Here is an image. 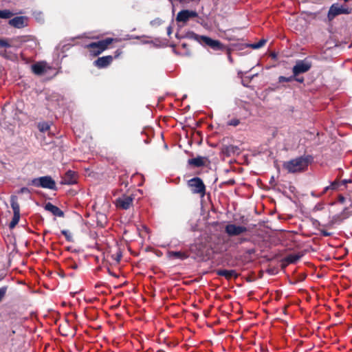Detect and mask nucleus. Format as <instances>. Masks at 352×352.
Masks as SVG:
<instances>
[{
    "label": "nucleus",
    "instance_id": "1",
    "mask_svg": "<svg viewBox=\"0 0 352 352\" xmlns=\"http://www.w3.org/2000/svg\"><path fill=\"white\" fill-rule=\"evenodd\" d=\"M309 162V157H300L286 162L284 166L288 172L294 173L305 170Z\"/></svg>",
    "mask_w": 352,
    "mask_h": 352
},
{
    "label": "nucleus",
    "instance_id": "2",
    "mask_svg": "<svg viewBox=\"0 0 352 352\" xmlns=\"http://www.w3.org/2000/svg\"><path fill=\"white\" fill-rule=\"evenodd\" d=\"M30 185L50 190H56V182L50 176H43L32 179Z\"/></svg>",
    "mask_w": 352,
    "mask_h": 352
},
{
    "label": "nucleus",
    "instance_id": "3",
    "mask_svg": "<svg viewBox=\"0 0 352 352\" xmlns=\"http://www.w3.org/2000/svg\"><path fill=\"white\" fill-rule=\"evenodd\" d=\"M189 35L201 44L208 45L214 50H221L222 48L221 43L217 40H213L206 36H199L193 32L190 33Z\"/></svg>",
    "mask_w": 352,
    "mask_h": 352
},
{
    "label": "nucleus",
    "instance_id": "4",
    "mask_svg": "<svg viewBox=\"0 0 352 352\" xmlns=\"http://www.w3.org/2000/svg\"><path fill=\"white\" fill-rule=\"evenodd\" d=\"M352 12V8L346 6L333 3L330 7L327 17L329 21L333 20L336 16L340 14H349Z\"/></svg>",
    "mask_w": 352,
    "mask_h": 352
},
{
    "label": "nucleus",
    "instance_id": "5",
    "mask_svg": "<svg viewBox=\"0 0 352 352\" xmlns=\"http://www.w3.org/2000/svg\"><path fill=\"white\" fill-rule=\"evenodd\" d=\"M112 41V38H108L102 41L91 43L89 44L87 47L90 49L91 54L97 56L102 53Z\"/></svg>",
    "mask_w": 352,
    "mask_h": 352
},
{
    "label": "nucleus",
    "instance_id": "6",
    "mask_svg": "<svg viewBox=\"0 0 352 352\" xmlns=\"http://www.w3.org/2000/svg\"><path fill=\"white\" fill-rule=\"evenodd\" d=\"M188 184L193 193L199 194L201 196L204 195L206 187L199 177H194L188 180Z\"/></svg>",
    "mask_w": 352,
    "mask_h": 352
},
{
    "label": "nucleus",
    "instance_id": "7",
    "mask_svg": "<svg viewBox=\"0 0 352 352\" xmlns=\"http://www.w3.org/2000/svg\"><path fill=\"white\" fill-rule=\"evenodd\" d=\"M311 63L307 60H298L293 67V74L298 76L300 74L305 73L310 69Z\"/></svg>",
    "mask_w": 352,
    "mask_h": 352
},
{
    "label": "nucleus",
    "instance_id": "8",
    "mask_svg": "<svg viewBox=\"0 0 352 352\" xmlns=\"http://www.w3.org/2000/svg\"><path fill=\"white\" fill-rule=\"evenodd\" d=\"M246 231L247 228L242 226L230 223L226 226V232L229 236H238Z\"/></svg>",
    "mask_w": 352,
    "mask_h": 352
},
{
    "label": "nucleus",
    "instance_id": "9",
    "mask_svg": "<svg viewBox=\"0 0 352 352\" xmlns=\"http://www.w3.org/2000/svg\"><path fill=\"white\" fill-rule=\"evenodd\" d=\"M133 198L131 196L123 195L116 199V204L119 208L126 210L132 205Z\"/></svg>",
    "mask_w": 352,
    "mask_h": 352
},
{
    "label": "nucleus",
    "instance_id": "10",
    "mask_svg": "<svg viewBox=\"0 0 352 352\" xmlns=\"http://www.w3.org/2000/svg\"><path fill=\"white\" fill-rule=\"evenodd\" d=\"M197 16L195 11L184 10L178 12L176 20L181 22H186L190 18H195Z\"/></svg>",
    "mask_w": 352,
    "mask_h": 352
},
{
    "label": "nucleus",
    "instance_id": "11",
    "mask_svg": "<svg viewBox=\"0 0 352 352\" xmlns=\"http://www.w3.org/2000/svg\"><path fill=\"white\" fill-rule=\"evenodd\" d=\"M77 176L76 173L72 170H68L65 173L62 177L60 184L65 185H72L76 183Z\"/></svg>",
    "mask_w": 352,
    "mask_h": 352
},
{
    "label": "nucleus",
    "instance_id": "12",
    "mask_svg": "<svg viewBox=\"0 0 352 352\" xmlns=\"http://www.w3.org/2000/svg\"><path fill=\"white\" fill-rule=\"evenodd\" d=\"M50 67L45 62H38L32 65V70L34 74L41 76L45 74Z\"/></svg>",
    "mask_w": 352,
    "mask_h": 352
},
{
    "label": "nucleus",
    "instance_id": "13",
    "mask_svg": "<svg viewBox=\"0 0 352 352\" xmlns=\"http://www.w3.org/2000/svg\"><path fill=\"white\" fill-rule=\"evenodd\" d=\"M113 56H111L100 57L96 60H95L94 64L98 68H104L111 64V63L113 61Z\"/></svg>",
    "mask_w": 352,
    "mask_h": 352
},
{
    "label": "nucleus",
    "instance_id": "14",
    "mask_svg": "<svg viewBox=\"0 0 352 352\" xmlns=\"http://www.w3.org/2000/svg\"><path fill=\"white\" fill-rule=\"evenodd\" d=\"M45 208L46 210L50 211L55 216L60 217L64 216L63 212L60 208H58L57 206L53 205L51 203H47L45 205Z\"/></svg>",
    "mask_w": 352,
    "mask_h": 352
},
{
    "label": "nucleus",
    "instance_id": "15",
    "mask_svg": "<svg viewBox=\"0 0 352 352\" xmlns=\"http://www.w3.org/2000/svg\"><path fill=\"white\" fill-rule=\"evenodd\" d=\"M25 18L24 16H16L10 20L9 23L14 28H21L25 25Z\"/></svg>",
    "mask_w": 352,
    "mask_h": 352
},
{
    "label": "nucleus",
    "instance_id": "16",
    "mask_svg": "<svg viewBox=\"0 0 352 352\" xmlns=\"http://www.w3.org/2000/svg\"><path fill=\"white\" fill-rule=\"evenodd\" d=\"M217 274L221 276L226 277L227 279H230L232 278H236L237 273L235 270H219L217 271Z\"/></svg>",
    "mask_w": 352,
    "mask_h": 352
},
{
    "label": "nucleus",
    "instance_id": "17",
    "mask_svg": "<svg viewBox=\"0 0 352 352\" xmlns=\"http://www.w3.org/2000/svg\"><path fill=\"white\" fill-rule=\"evenodd\" d=\"M188 164L195 167H200L204 165V158L202 157H197L188 160Z\"/></svg>",
    "mask_w": 352,
    "mask_h": 352
},
{
    "label": "nucleus",
    "instance_id": "18",
    "mask_svg": "<svg viewBox=\"0 0 352 352\" xmlns=\"http://www.w3.org/2000/svg\"><path fill=\"white\" fill-rule=\"evenodd\" d=\"M11 207L13 210L14 214H20V208L17 202V198L16 196L11 197Z\"/></svg>",
    "mask_w": 352,
    "mask_h": 352
},
{
    "label": "nucleus",
    "instance_id": "19",
    "mask_svg": "<svg viewBox=\"0 0 352 352\" xmlns=\"http://www.w3.org/2000/svg\"><path fill=\"white\" fill-rule=\"evenodd\" d=\"M170 257L184 260L188 257L187 254L182 252H170L168 253Z\"/></svg>",
    "mask_w": 352,
    "mask_h": 352
},
{
    "label": "nucleus",
    "instance_id": "20",
    "mask_svg": "<svg viewBox=\"0 0 352 352\" xmlns=\"http://www.w3.org/2000/svg\"><path fill=\"white\" fill-rule=\"evenodd\" d=\"M340 186V183L337 182V181H334L329 186L325 187L322 191V192L321 193L320 195L324 194L325 192H327L329 190H337L338 188V187Z\"/></svg>",
    "mask_w": 352,
    "mask_h": 352
},
{
    "label": "nucleus",
    "instance_id": "21",
    "mask_svg": "<svg viewBox=\"0 0 352 352\" xmlns=\"http://www.w3.org/2000/svg\"><path fill=\"white\" fill-rule=\"evenodd\" d=\"M14 15V14L9 10H0V18L1 19H10Z\"/></svg>",
    "mask_w": 352,
    "mask_h": 352
},
{
    "label": "nucleus",
    "instance_id": "22",
    "mask_svg": "<svg viewBox=\"0 0 352 352\" xmlns=\"http://www.w3.org/2000/svg\"><path fill=\"white\" fill-rule=\"evenodd\" d=\"M38 128L40 131L46 132L50 129V126L49 123L43 122L38 123Z\"/></svg>",
    "mask_w": 352,
    "mask_h": 352
},
{
    "label": "nucleus",
    "instance_id": "23",
    "mask_svg": "<svg viewBox=\"0 0 352 352\" xmlns=\"http://www.w3.org/2000/svg\"><path fill=\"white\" fill-rule=\"evenodd\" d=\"M20 214H14L13 218L10 223V228H13L19 223Z\"/></svg>",
    "mask_w": 352,
    "mask_h": 352
},
{
    "label": "nucleus",
    "instance_id": "24",
    "mask_svg": "<svg viewBox=\"0 0 352 352\" xmlns=\"http://www.w3.org/2000/svg\"><path fill=\"white\" fill-rule=\"evenodd\" d=\"M265 43H266V40L261 39L258 42L252 44L251 47L253 49H258V48H261V47H263Z\"/></svg>",
    "mask_w": 352,
    "mask_h": 352
},
{
    "label": "nucleus",
    "instance_id": "25",
    "mask_svg": "<svg viewBox=\"0 0 352 352\" xmlns=\"http://www.w3.org/2000/svg\"><path fill=\"white\" fill-rule=\"evenodd\" d=\"M11 45L7 40L0 39V47H10Z\"/></svg>",
    "mask_w": 352,
    "mask_h": 352
},
{
    "label": "nucleus",
    "instance_id": "26",
    "mask_svg": "<svg viewBox=\"0 0 352 352\" xmlns=\"http://www.w3.org/2000/svg\"><path fill=\"white\" fill-rule=\"evenodd\" d=\"M299 256L297 255H289L287 257V261L289 263H295L296 261L299 259Z\"/></svg>",
    "mask_w": 352,
    "mask_h": 352
},
{
    "label": "nucleus",
    "instance_id": "27",
    "mask_svg": "<svg viewBox=\"0 0 352 352\" xmlns=\"http://www.w3.org/2000/svg\"><path fill=\"white\" fill-rule=\"evenodd\" d=\"M239 123H240V121L239 119L234 118V119H232L231 120H230L228 122V124L230 126H236L237 125H239Z\"/></svg>",
    "mask_w": 352,
    "mask_h": 352
},
{
    "label": "nucleus",
    "instance_id": "28",
    "mask_svg": "<svg viewBox=\"0 0 352 352\" xmlns=\"http://www.w3.org/2000/svg\"><path fill=\"white\" fill-rule=\"evenodd\" d=\"M6 292H7V287H2L0 288V302L1 301L3 298L5 296Z\"/></svg>",
    "mask_w": 352,
    "mask_h": 352
},
{
    "label": "nucleus",
    "instance_id": "29",
    "mask_svg": "<svg viewBox=\"0 0 352 352\" xmlns=\"http://www.w3.org/2000/svg\"><path fill=\"white\" fill-rule=\"evenodd\" d=\"M323 208H324V204L322 203H318L314 206L313 210L314 211H320V210H322Z\"/></svg>",
    "mask_w": 352,
    "mask_h": 352
},
{
    "label": "nucleus",
    "instance_id": "30",
    "mask_svg": "<svg viewBox=\"0 0 352 352\" xmlns=\"http://www.w3.org/2000/svg\"><path fill=\"white\" fill-rule=\"evenodd\" d=\"M279 82H289L292 80V77H289V78H287V77H285V76H280L279 77Z\"/></svg>",
    "mask_w": 352,
    "mask_h": 352
},
{
    "label": "nucleus",
    "instance_id": "31",
    "mask_svg": "<svg viewBox=\"0 0 352 352\" xmlns=\"http://www.w3.org/2000/svg\"><path fill=\"white\" fill-rule=\"evenodd\" d=\"M62 234L65 236L67 241H72V235L67 230H62Z\"/></svg>",
    "mask_w": 352,
    "mask_h": 352
},
{
    "label": "nucleus",
    "instance_id": "32",
    "mask_svg": "<svg viewBox=\"0 0 352 352\" xmlns=\"http://www.w3.org/2000/svg\"><path fill=\"white\" fill-rule=\"evenodd\" d=\"M20 193H30V190L26 187H23L20 189Z\"/></svg>",
    "mask_w": 352,
    "mask_h": 352
},
{
    "label": "nucleus",
    "instance_id": "33",
    "mask_svg": "<svg viewBox=\"0 0 352 352\" xmlns=\"http://www.w3.org/2000/svg\"><path fill=\"white\" fill-rule=\"evenodd\" d=\"M350 182H351V180L344 179L340 183V185L342 184V185L345 186L346 184L350 183Z\"/></svg>",
    "mask_w": 352,
    "mask_h": 352
},
{
    "label": "nucleus",
    "instance_id": "34",
    "mask_svg": "<svg viewBox=\"0 0 352 352\" xmlns=\"http://www.w3.org/2000/svg\"><path fill=\"white\" fill-rule=\"evenodd\" d=\"M339 201L341 203H344L345 198L342 195L339 196Z\"/></svg>",
    "mask_w": 352,
    "mask_h": 352
},
{
    "label": "nucleus",
    "instance_id": "35",
    "mask_svg": "<svg viewBox=\"0 0 352 352\" xmlns=\"http://www.w3.org/2000/svg\"><path fill=\"white\" fill-rule=\"evenodd\" d=\"M322 234L324 236H329V235L331 234L329 232H327V231H324V230H322Z\"/></svg>",
    "mask_w": 352,
    "mask_h": 352
},
{
    "label": "nucleus",
    "instance_id": "36",
    "mask_svg": "<svg viewBox=\"0 0 352 352\" xmlns=\"http://www.w3.org/2000/svg\"><path fill=\"white\" fill-rule=\"evenodd\" d=\"M167 32H168V34H170L171 33V27H168L167 28Z\"/></svg>",
    "mask_w": 352,
    "mask_h": 352
},
{
    "label": "nucleus",
    "instance_id": "37",
    "mask_svg": "<svg viewBox=\"0 0 352 352\" xmlns=\"http://www.w3.org/2000/svg\"><path fill=\"white\" fill-rule=\"evenodd\" d=\"M296 80H297L298 82H302L304 79L302 78H296Z\"/></svg>",
    "mask_w": 352,
    "mask_h": 352
},
{
    "label": "nucleus",
    "instance_id": "38",
    "mask_svg": "<svg viewBox=\"0 0 352 352\" xmlns=\"http://www.w3.org/2000/svg\"><path fill=\"white\" fill-rule=\"evenodd\" d=\"M311 195L314 196V197H316V195H315L314 192H311Z\"/></svg>",
    "mask_w": 352,
    "mask_h": 352
},
{
    "label": "nucleus",
    "instance_id": "39",
    "mask_svg": "<svg viewBox=\"0 0 352 352\" xmlns=\"http://www.w3.org/2000/svg\"><path fill=\"white\" fill-rule=\"evenodd\" d=\"M0 55L3 56V54L0 52Z\"/></svg>",
    "mask_w": 352,
    "mask_h": 352
}]
</instances>
